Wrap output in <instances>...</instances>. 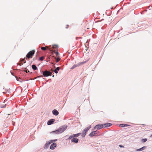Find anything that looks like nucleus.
Listing matches in <instances>:
<instances>
[{
    "label": "nucleus",
    "instance_id": "nucleus-29",
    "mask_svg": "<svg viewBox=\"0 0 152 152\" xmlns=\"http://www.w3.org/2000/svg\"><path fill=\"white\" fill-rule=\"evenodd\" d=\"M66 26H67V27H66V28H68V27H69V25H66Z\"/></svg>",
    "mask_w": 152,
    "mask_h": 152
},
{
    "label": "nucleus",
    "instance_id": "nucleus-30",
    "mask_svg": "<svg viewBox=\"0 0 152 152\" xmlns=\"http://www.w3.org/2000/svg\"><path fill=\"white\" fill-rule=\"evenodd\" d=\"M53 140V142H55V141H56L57 140H56H56Z\"/></svg>",
    "mask_w": 152,
    "mask_h": 152
},
{
    "label": "nucleus",
    "instance_id": "nucleus-16",
    "mask_svg": "<svg viewBox=\"0 0 152 152\" xmlns=\"http://www.w3.org/2000/svg\"><path fill=\"white\" fill-rule=\"evenodd\" d=\"M49 49V48L47 46H46L45 47H42L41 49L43 50H46V48Z\"/></svg>",
    "mask_w": 152,
    "mask_h": 152
},
{
    "label": "nucleus",
    "instance_id": "nucleus-18",
    "mask_svg": "<svg viewBox=\"0 0 152 152\" xmlns=\"http://www.w3.org/2000/svg\"><path fill=\"white\" fill-rule=\"evenodd\" d=\"M83 64V62H81V63H80V64H78V65H74L73 66V67H72V68H74V67H77V66H79V65H81V64Z\"/></svg>",
    "mask_w": 152,
    "mask_h": 152
},
{
    "label": "nucleus",
    "instance_id": "nucleus-25",
    "mask_svg": "<svg viewBox=\"0 0 152 152\" xmlns=\"http://www.w3.org/2000/svg\"><path fill=\"white\" fill-rule=\"evenodd\" d=\"M26 58H24V59H23L21 61H22L24 63H25L26 62V61H25V59Z\"/></svg>",
    "mask_w": 152,
    "mask_h": 152
},
{
    "label": "nucleus",
    "instance_id": "nucleus-7",
    "mask_svg": "<svg viewBox=\"0 0 152 152\" xmlns=\"http://www.w3.org/2000/svg\"><path fill=\"white\" fill-rule=\"evenodd\" d=\"M81 134V133H77L76 134H73L72 135H70L68 139L69 140H70L71 139H72V138L75 137H77L80 136V135Z\"/></svg>",
    "mask_w": 152,
    "mask_h": 152
},
{
    "label": "nucleus",
    "instance_id": "nucleus-15",
    "mask_svg": "<svg viewBox=\"0 0 152 152\" xmlns=\"http://www.w3.org/2000/svg\"><path fill=\"white\" fill-rule=\"evenodd\" d=\"M119 126H120L121 127H127L129 125L126 124H120Z\"/></svg>",
    "mask_w": 152,
    "mask_h": 152
},
{
    "label": "nucleus",
    "instance_id": "nucleus-20",
    "mask_svg": "<svg viewBox=\"0 0 152 152\" xmlns=\"http://www.w3.org/2000/svg\"><path fill=\"white\" fill-rule=\"evenodd\" d=\"M53 142V140H51L47 142L48 144V145H50L51 143Z\"/></svg>",
    "mask_w": 152,
    "mask_h": 152
},
{
    "label": "nucleus",
    "instance_id": "nucleus-31",
    "mask_svg": "<svg viewBox=\"0 0 152 152\" xmlns=\"http://www.w3.org/2000/svg\"><path fill=\"white\" fill-rule=\"evenodd\" d=\"M51 71H53V70L52 69H51Z\"/></svg>",
    "mask_w": 152,
    "mask_h": 152
},
{
    "label": "nucleus",
    "instance_id": "nucleus-24",
    "mask_svg": "<svg viewBox=\"0 0 152 152\" xmlns=\"http://www.w3.org/2000/svg\"><path fill=\"white\" fill-rule=\"evenodd\" d=\"M57 47V45H54L53 46V48H56Z\"/></svg>",
    "mask_w": 152,
    "mask_h": 152
},
{
    "label": "nucleus",
    "instance_id": "nucleus-5",
    "mask_svg": "<svg viewBox=\"0 0 152 152\" xmlns=\"http://www.w3.org/2000/svg\"><path fill=\"white\" fill-rule=\"evenodd\" d=\"M52 72L47 71H45L43 72L42 74L45 77H48L49 76H51Z\"/></svg>",
    "mask_w": 152,
    "mask_h": 152
},
{
    "label": "nucleus",
    "instance_id": "nucleus-27",
    "mask_svg": "<svg viewBox=\"0 0 152 152\" xmlns=\"http://www.w3.org/2000/svg\"><path fill=\"white\" fill-rule=\"evenodd\" d=\"M58 54H59V53H58V52H57L56 53V56H58Z\"/></svg>",
    "mask_w": 152,
    "mask_h": 152
},
{
    "label": "nucleus",
    "instance_id": "nucleus-28",
    "mask_svg": "<svg viewBox=\"0 0 152 152\" xmlns=\"http://www.w3.org/2000/svg\"><path fill=\"white\" fill-rule=\"evenodd\" d=\"M119 146L121 148H122V147L123 148L124 147V146H123L121 145H119Z\"/></svg>",
    "mask_w": 152,
    "mask_h": 152
},
{
    "label": "nucleus",
    "instance_id": "nucleus-32",
    "mask_svg": "<svg viewBox=\"0 0 152 152\" xmlns=\"http://www.w3.org/2000/svg\"><path fill=\"white\" fill-rule=\"evenodd\" d=\"M26 73H27V70H26Z\"/></svg>",
    "mask_w": 152,
    "mask_h": 152
},
{
    "label": "nucleus",
    "instance_id": "nucleus-9",
    "mask_svg": "<svg viewBox=\"0 0 152 152\" xmlns=\"http://www.w3.org/2000/svg\"><path fill=\"white\" fill-rule=\"evenodd\" d=\"M72 138L73 139L71 140V141L72 142H74L75 143H77L78 142L79 140L78 139L75 137Z\"/></svg>",
    "mask_w": 152,
    "mask_h": 152
},
{
    "label": "nucleus",
    "instance_id": "nucleus-11",
    "mask_svg": "<svg viewBox=\"0 0 152 152\" xmlns=\"http://www.w3.org/2000/svg\"><path fill=\"white\" fill-rule=\"evenodd\" d=\"M103 125V127H108L111 126L112 124L110 123H106L104 124H102Z\"/></svg>",
    "mask_w": 152,
    "mask_h": 152
},
{
    "label": "nucleus",
    "instance_id": "nucleus-34",
    "mask_svg": "<svg viewBox=\"0 0 152 152\" xmlns=\"http://www.w3.org/2000/svg\"><path fill=\"white\" fill-rule=\"evenodd\" d=\"M151 136H152V135Z\"/></svg>",
    "mask_w": 152,
    "mask_h": 152
},
{
    "label": "nucleus",
    "instance_id": "nucleus-12",
    "mask_svg": "<svg viewBox=\"0 0 152 152\" xmlns=\"http://www.w3.org/2000/svg\"><path fill=\"white\" fill-rule=\"evenodd\" d=\"M53 114L55 115H57L58 114V112L56 110H53L52 111Z\"/></svg>",
    "mask_w": 152,
    "mask_h": 152
},
{
    "label": "nucleus",
    "instance_id": "nucleus-22",
    "mask_svg": "<svg viewBox=\"0 0 152 152\" xmlns=\"http://www.w3.org/2000/svg\"><path fill=\"white\" fill-rule=\"evenodd\" d=\"M56 62H58L59 60H60V59L59 58H56Z\"/></svg>",
    "mask_w": 152,
    "mask_h": 152
},
{
    "label": "nucleus",
    "instance_id": "nucleus-10",
    "mask_svg": "<svg viewBox=\"0 0 152 152\" xmlns=\"http://www.w3.org/2000/svg\"><path fill=\"white\" fill-rule=\"evenodd\" d=\"M55 121L54 119H51L49 120L47 123V124L48 125H50L52 124Z\"/></svg>",
    "mask_w": 152,
    "mask_h": 152
},
{
    "label": "nucleus",
    "instance_id": "nucleus-17",
    "mask_svg": "<svg viewBox=\"0 0 152 152\" xmlns=\"http://www.w3.org/2000/svg\"><path fill=\"white\" fill-rule=\"evenodd\" d=\"M32 68L34 70H36L37 69V67L35 65H33L32 66Z\"/></svg>",
    "mask_w": 152,
    "mask_h": 152
},
{
    "label": "nucleus",
    "instance_id": "nucleus-19",
    "mask_svg": "<svg viewBox=\"0 0 152 152\" xmlns=\"http://www.w3.org/2000/svg\"><path fill=\"white\" fill-rule=\"evenodd\" d=\"M147 140V139L146 138L143 139L142 140V141L143 142H145Z\"/></svg>",
    "mask_w": 152,
    "mask_h": 152
},
{
    "label": "nucleus",
    "instance_id": "nucleus-6",
    "mask_svg": "<svg viewBox=\"0 0 152 152\" xmlns=\"http://www.w3.org/2000/svg\"><path fill=\"white\" fill-rule=\"evenodd\" d=\"M103 127L102 124H98L95 126L94 128V130L100 129Z\"/></svg>",
    "mask_w": 152,
    "mask_h": 152
},
{
    "label": "nucleus",
    "instance_id": "nucleus-33",
    "mask_svg": "<svg viewBox=\"0 0 152 152\" xmlns=\"http://www.w3.org/2000/svg\"><path fill=\"white\" fill-rule=\"evenodd\" d=\"M41 77H43V76H42H42H41Z\"/></svg>",
    "mask_w": 152,
    "mask_h": 152
},
{
    "label": "nucleus",
    "instance_id": "nucleus-14",
    "mask_svg": "<svg viewBox=\"0 0 152 152\" xmlns=\"http://www.w3.org/2000/svg\"><path fill=\"white\" fill-rule=\"evenodd\" d=\"M60 69V68L59 67H57L54 70V72L57 74L58 73V71H59Z\"/></svg>",
    "mask_w": 152,
    "mask_h": 152
},
{
    "label": "nucleus",
    "instance_id": "nucleus-23",
    "mask_svg": "<svg viewBox=\"0 0 152 152\" xmlns=\"http://www.w3.org/2000/svg\"><path fill=\"white\" fill-rule=\"evenodd\" d=\"M49 145H48V143L46 142L45 144V146L47 148L49 147Z\"/></svg>",
    "mask_w": 152,
    "mask_h": 152
},
{
    "label": "nucleus",
    "instance_id": "nucleus-26",
    "mask_svg": "<svg viewBox=\"0 0 152 152\" xmlns=\"http://www.w3.org/2000/svg\"><path fill=\"white\" fill-rule=\"evenodd\" d=\"M18 64L20 66L23 64V63H18Z\"/></svg>",
    "mask_w": 152,
    "mask_h": 152
},
{
    "label": "nucleus",
    "instance_id": "nucleus-4",
    "mask_svg": "<svg viewBox=\"0 0 152 152\" xmlns=\"http://www.w3.org/2000/svg\"><path fill=\"white\" fill-rule=\"evenodd\" d=\"M99 133V131H94L92 132L89 135V136L90 137H93V136H98V135H96L98 133Z\"/></svg>",
    "mask_w": 152,
    "mask_h": 152
},
{
    "label": "nucleus",
    "instance_id": "nucleus-1",
    "mask_svg": "<svg viewBox=\"0 0 152 152\" xmlns=\"http://www.w3.org/2000/svg\"><path fill=\"white\" fill-rule=\"evenodd\" d=\"M67 126H64L61 127L58 129L51 132L52 133H55L56 134H60L64 132L67 128Z\"/></svg>",
    "mask_w": 152,
    "mask_h": 152
},
{
    "label": "nucleus",
    "instance_id": "nucleus-2",
    "mask_svg": "<svg viewBox=\"0 0 152 152\" xmlns=\"http://www.w3.org/2000/svg\"><path fill=\"white\" fill-rule=\"evenodd\" d=\"M35 51L32 50L29 51L26 55V59H27V58H32L33 55L35 53Z\"/></svg>",
    "mask_w": 152,
    "mask_h": 152
},
{
    "label": "nucleus",
    "instance_id": "nucleus-13",
    "mask_svg": "<svg viewBox=\"0 0 152 152\" xmlns=\"http://www.w3.org/2000/svg\"><path fill=\"white\" fill-rule=\"evenodd\" d=\"M146 146H143V147H142V148H139V149H137L136 150V151H142L143 150H145V148H146Z\"/></svg>",
    "mask_w": 152,
    "mask_h": 152
},
{
    "label": "nucleus",
    "instance_id": "nucleus-3",
    "mask_svg": "<svg viewBox=\"0 0 152 152\" xmlns=\"http://www.w3.org/2000/svg\"><path fill=\"white\" fill-rule=\"evenodd\" d=\"M91 127V126L90 125L88 127L85 128L83 131L82 136L84 137L86 134L87 132Z\"/></svg>",
    "mask_w": 152,
    "mask_h": 152
},
{
    "label": "nucleus",
    "instance_id": "nucleus-21",
    "mask_svg": "<svg viewBox=\"0 0 152 152\" xmlns=\"http://www.w3.org/2000/svg\"><path fill=\"white\" fill-rule=\"evenodd\" d=\"M44 57L43 56H42L39 58V60L41 61H42L44 60Z\"/></svg>",
    "mask_w": 152,
    "mask_h": 152
},
{
    "label": "nucleus",
    "instance_id": "nucleus-8",
    "mask_svg": "<svg viewBox=\"0 0 152 152\" xmlns=\"http://www.w3.org/2000/svg\"><path fill=\"white\" fill-rule=\"evenodd\" d=\"M56 146V144L55 142H54L50 146V149L51 150H53L55 149Z\"/></svg>",
    "mask_w": 152,
    "mask_h": 152
}]
</instances>
